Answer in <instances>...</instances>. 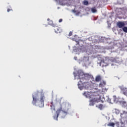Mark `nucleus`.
I'll return each mask as SVG.
<instances>
[{"label":"nucleus","instance_id":"3","mask_svg":"<svg viewBox=\"0 0 127 127\" xmlns=\"http://www.w3.org/2000/svg\"><path fill=\"white\" fill-rule=\"evenodd\" d=\"M88 79L86 78L85 80L82 81H79L77 84V86L80 90H82L83 88L85 89H89V87H91V83L87 81Z\"/></svg>","mask_w":127,"mask_h":127},{"label":"nucleus","instance_id":"14","mask_svg":"<svg viewBox=\"0 0 127 127\" xmlns=\"http://www.w3.org/2000/svg\"><path fill=\"white\" fill-rule=\"evenodd\" d=\"M123 30L124 32L127 33V27H125L124 26V27L123 28Z\"/></svg>","mask_w":127,"mask_h":127},{"label":"nucleus","instance_id":"13","mask_svg":"<svg viewBox=\"0 0 127 127\" xmlns=\"http://www.w3.org/2000/svg\"><path fill=\"white\" fill-rule=\"evenodd\" d=\"M91 11L93 12V13H95V12H97V9L95 7L91 8Z\"/></svg>","mask_w":127,"mask_h":127},{"label":"nucleus","instance_id":"2","mask_svg":"<svg viewBox=\"0 0 127 127\" xmlns=\"http://www.w3.org/2000/svg\"><path fill=\"white\" fill-rule=\"evenodd\" d=\"M77 76H78L79 82H83V81L86 80V79H91L92 81H95V78L92 74L89 73H84L82 71H78L77 75L74 74L75 79H76V77H77Z\"/></svg>","mask_w":127,"mask_h":127},{"label":"nucleus","instance_id":"21","mask_svg":"<svg viewBox=\"0 0 127 127\" xmlns=\"http://www.w3.org/2000/svg\"><path fill=\"white\" fill-rule=\"evenodd\" d=\"M121 126L120 127H123L124 126V122H121Z\"/></svg>","mask_w":127,"mask_h":127},{"label":"nucleus","instance_id":"7","mask_svg":"<svg viewBox=\"0 0 127 127\" xmlns=\"http://www.w3.org/2000/svg\"><path fill=\"white\" fill-rule=\"evenodd\" d=\"M54 30L56 33H61V32H62V29L59 28V27H56V28L54 29Z\"/></svg>","mask_w":127,"mask_h":127},{"label":"nucleus","instance_id":"20","mask_svg":"<svg viewBox=\"0 0 127 127\" xmlns=\"http://www.w3.org/2000/svg\"><path fill=\"white\" fill-rule=\"evenodd\" d=\"M72 34H73V33L70 31L68 34V36H71V35H72Z\"/></svg>","mask_w":127,"mask_h":127},{"label":"nucleus","instance_id":"8","mask_svg":"<svg viewBox=\"0 0 127 127\" xmlns=\"http://www.w3.org/2000/svg\"><path fill=\"white\" fill-rule=\"evenodd\" d=\"M98 100L99 99L97 98H94L93 99H92L90 101L89 105L90 106H94V103H95V102H98Z\"/></svg>","mask_w":127,"mask_h":127},{"label":"nucleus","instance_id":"17","mask_svg":"<svg viewBox=\"0 0 127 127\" xmlns=\"http://www.w3.org/2000/svg\"><path fill=\"white\" fill-rule=\"evenodd\" d=\"M47 20H48V21H50L49 24H52L53 22H52V21L50 20V19L48 18Z\"/></svg>","mask_w":127,"mask_h":127},{"label":"nucleus","instance_id":"10","mask_svg":"<svg viewBox=\"0 0 127 127\" xmlns=\"http://www.w3.org/2000/svg\"><path fill=\"white\" fill-rule=\"evenodd\" d=\"M106 86V81L103 80L102 82H100L99 84V86L101 88L102 87H105Z\"/></svg>","mask_w":127,"mask_h":127},{"label":"nucleus","instance_id":"1","mask_svg":"<svg viewBox=\"0 0 127 127\" xmlns=\"http://www.w3.org/2000/svg\"><path fill=\"white\" fill-rule=\"evenodd\" d=\"M32 97L33 99L32 104H33L34 106L39 107V108H43V107H44V100H45V96L44 95L42 94L40 96V100L37 93H34L32 95Z\"/></svg>","mask_w":127,"mask_h":127},{"label":"nucleus","instance_id":"30","mask_svg":"<svg viewBox=\"0 0 127 127\" xmlns=\"http://www.w3.org/2000/svg\"><path fill=\"white\" fill-rule=\"evenodd\" d=\"M84 58H87V57H84Z\"/></svg>","mask_w":127,"mask_h":127},{"label":"nucleus","instance_id":"31","mask_svg":"<svg viewBox=\"0 0 127 127\" xmlns=\"http://www.w3.org/2000/svg\"><path fill=\"white\" fill-rule=\"evenodd\" d=\"M126 10H127V8L126 9Z\"/></svg>","mask_w":127,"mask_h":127},{"label":"nucleus","instance_id":"4","mask_svg":"<svg viewBox=\"0 0 127 127\" xmlns=\"http://www.w3.org/2000/svg\"><path fill=\"white\" fill-rule=\"evenodd\" d=\"M62 112V107H61L60 109H58L56 112V115L53 117L54 119L56 121H58V117H59V115H60V113Z\"/></svg>","mask_w":127,"mask_h":127},{"label":"nucleus","instance_id":"16","mask_svg":"<svg viewBox=\"0 0 127 127\" xmlns=\"http://www.w3.org/2000/svg\"><path fill=\"white\" fill-rule=\"evenodd\" d=\"M97 107H98V108H99V109H100V110H102L103 109V105L102 104H100L98 106H97Z\"/></svg>","mask_w":127,"mask_h":127},{"label":"nucleus","instance_id":"9","mask_svg":"<svg viewBox=\"0 0 127 127\" xmlns=\"http://www.w3.org/2000/svg\"><path fill=\"white\" fill-rule=\"evenodd\" d=\"M84 96L86 98H91V93L89 92H85L83 93Z\"/></svg>","mask_w":127,"mask_h":127},{"label":"nucleus","instance_id":"27","mask_svg":"<svg viewBox=\"0 0 127 127\" xmlns=\"http://www.w3.org/2000/svg\"><path fill=\"white\" fill-rule=\"evenodd\" d=\"M101 64H103V66H107V64H104L105 63H104V62L101 63Z\"/></svg>","mask_w":127,"mask_h":127},{"label":"nucleus","instance_id":"19","mask_svg":"<svg viewBox=\"0 0 127 127\" xmlns=\"http://www.w3.org/2000/svg\"><path fill=\"white\" fill-rule=\"evenodd\" d=\"M116 125H117V127H120V123H119V122H116Z\"/></svg>","mask_w":127,"mask_h":127},{"label":"nucleus","instance_id":"23","mask_svg":"<svg viewBox=\"0 0 127 127\" xmlns=\"http://www.w3.org/2000/svg\"><path fill=\"white\" fill-rule=\"evenodd\" d=\"M72 12H74V13H76V12H77V11H76V10L73 9L72 10Z\"/></svg>","mask_w":127,"mask_h":127},{"label":"nucleus","instance_id":"26","mask_svg":"<svg viewBox=\"0 0 127 127\" xmlns=\"http://www.w3.org/2000/svg\"><path fill=\"white\" fill-rule=\"evenodd\" d=\"M63 21V20L62 19H60L59 21V22H62Z\"/></svg>","mask_w":127,"mask_h":127},{"label":"nucleus","instance_id":"11","mask_svg":"<svg viewBox=\"0 0 127 127\" xmlns=\"http://www.w3.org/2000/svg\"><path fill=\"white\" fill-rule=\"evenodd\" d=\"M51 110H53V111H55V106H54V104H53V102L51 103Z\"/></svg>","mask_w":127,"mask_h":127},{"label":"nucleus","instance_id":"18","mask_svg":"<svg viewBox=\"0 0 127 127\" xmlns=\"http://www.w3.org/2000/svg\"><path fill=\"white\" fill-rule=\"evenodd\" d=\"M88 1L85 0V1H84V4L85 5H87L88 4Z\"/></svg>","mask_w":127,"mask_h":127},{"label":"nucleus","instance_id":"24","mask_svg":"<svg viewBox=\"0 0 127 127\" xmlns=\"http://www.w3.org/2000/svg\"><path fill=\"white\" fill-rule=\"evenodd\" d=\"M10 10H12L8 8V9H7V12H9L10 11Z\"/></svg>","mask_w":127,"mask_h":127},{"label":"nucleus","instance_id":"12","mask_svg":"<svg viewBox=\"0 0 127 127\" xmlns=\"http://www.w3.org/2000/svg\"><path fill=\"white\" fill-rule=\"evenodd\" d=\"M123 94L126 96H127V88H124L123 90Z\"/></svg>","mask_w":127,"mask_h":127},{"label":"nucleus","instance_id":"28","mask_svg":"<svg viewBox=\"0 0 127 127\" xmlns=\"http://www.w3.org/2000/svg\"><path fill=\"white\" fill-rule=\"evenodd\" d=\"M64 114H65V115L67 114V113H66V112H64Z\"/></svg>","mask_w":127,"mask_h":127},{"label":"nucleus","instance_id":"15","mask_svg":"<svg viewBox=\"0 0 127 127\" xmlns=\"http://www.w3.org/2000/svg\"><path fill=\"white\" fill-rule=\"evenodd\" d=\"M108 127H114L115 126V123H110L108 124Z\"/></svg>","mask_w":127,"mask_h":127},{"label":"nucleus","instance_id":"29","mask_svg":"<svg viewBox=\"0 0 127 127\" xmlns=\"http://www.w3.org/2000/svg\"><path fill=\"white\" fill-rule=\"evenodd\" d=\"M126 113V112L124 111L123 112V114H125Z\"/></svg>","mask_w":127,"mask_h":127},{"label":"nucleus","instance_id":"5","mask_svg":"<svg viewBox=\"0 0 127 127\" xmlns=\"http://www.w3.org/2000/svg\"><path fill=\"white\" fill-rule=\"evenodd\" d=\"M126 25V24L124 22L119 21L117 23V26L119 27V28H123Z\"/></svg>","mask_w":127,"mask_h":127},{"label":"nucleus","instance_id":"22","mask_svg":"<svg viewBox=\"0 0 127 127\" xmlns=\"http://www.w3.org/2000/svg\"><path fill=\"white\" fill-rule=\"evenodd\" d=\"M122 103L123 104V105H126L127 102H126L125 101H123Z\"/></svg>","mask_w":127,"mask_h":127},{"label":"nucleus","instance_id":"25","mask_svg":"<svg viewBox=\"0 0 127 127\" xmlns=\"http://www.w3.org/2000/svg\"><path fill=\"white\" fill-rule=\"evenodd\" d=\"M52 26L53 27H55V28H56V26L54 24H52Z\"/></svg>","mask_w":127,"mask_h":127},{"label":"nucleus","instance_id":"6","mask_svg":"<svg viewBox=\"0 0 127 127\" xmlns=\"http://www.w3.org/2000/svg\"><path fill=\"white\" fill-rule=\"evenodd\" d=\"M102 81V76L100 75H98L96 76L95 79H94V81L93 82H101Z\"/></svg>","mask_w":127,"mask_h":127}]
</instances>
